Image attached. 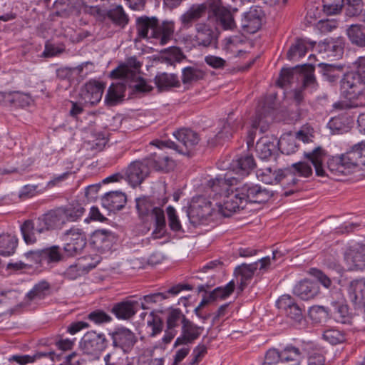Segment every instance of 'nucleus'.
Masks as SVG:
<instances>
[{
	"label": "nucleus",
	"instance_id": "f257e3e1",
	"mask_svg": "<svg viewBox=\"0 0 365 365\" xmlns=\"http://www.w3.org/2000/svg\"><path fill=\"white\" fill-rule=\"evenodd\" d=\"M136 30L140 38H153L164 46L173 38L175 27L173 21L165 20L160 23L155 16H143L136 19Z\"/></svg>",
	"mask_w": 365,
	"mask_h": 365
},
{
	"label": "nucleus",
	"instance_id": "f03ea898",
	"mask_svg": "<svg viewBox=\"0 0 365 365\" xmlns=\"http://www.w3.org/2000/svg\"><path fill=\"white\" fill-rule=\"evenodd\" d=\"M140 67L141 63L135 56H133L128 58L125 63L120 64L113 69L110 76L113 78H122L129 84L135 93H148L153 87L140 76L138 71Z\"/></svg>",
	"mask_w": 365,
	"mask_h": 365
},
{
	"label": "nucleus",
	"instance_id": "7ed1b4c3",
	"mask_svg": "<svg viewBox=\"0 0 365 365\" xmlns=\"http://www.w3.org/2000/svg\"><path fill=\"white\" fill-rule=\"evenodd\" d=\"M186 212L190 223L194 226L206 224L219 215L217 208H213L212 202L202 195L192 197Z\"/></svg>",
	"mask_w": 365,
	"mask_h": 365
},
{
	"label": "nucleus",
	"instance_id": "20e7f679",
	"mask_svg": "<svg viewBox=\"0 0 365 365\" xmlns=\"http://www.w3.org/2000/svg\"><path fill=\"white\" fill-rule=\"evenodd\" d=\"M341 96L349 101L346 106L356 108L365 106V85H364L352 73L343 76L340 81Z\"/></svg>",
	"mask_w": 365,
	"mask_h": 365
},
{
	"label": "nucleus",
	"instance_id": "39448f33",
	"mask_svg": "<svg viewBox=\"0 0 365 365\" xmlns=\"http://www.w3.org/2000/svg\"><path fill=\"white\" fill-rule=\"evenodd\" d=\"M222 0H210L207 19L214 22L217 27L225 31H232L236 28L234 14L237 8L223 6Z\"/></svg>",
	"mask_w": 365,
	"mask_h": 365
},
{
	"label": "nucleus",
	"instance_id": "423d86ee",
	"mask_svg": "<svg viewBox=\"0 0 365 365\" xmlns=\"http://www.w3.org/2000/svg\"><path fill=\"white\" fill-rule=\"evenodd\" d=\"M86 209L78 202L71 203L51 210L47 212L54 229L62 228L67 222H74L79 220L84 215Z\"/></svg>",
	"mask_w": 365,
	"mask_h": 365
},
{
	"label": "nucleus",
	"instance_id": "0eeeda50",
	"mask_svg": "<svg viewBox=\"0 0 365 365\" xmlns=\"http://www.w3.org/2000/svg\"><path fill=\"white\" fill-rule=\"evenodd\" d=\"M279 256H282L281 253L278 251H273L272 257L269 256L262 257L257 262L252 264H242L237 266L235 269V274L240 282L239 289L240 291H243L244 289L247 286L252 279L255 272L258 268L259 264V270L267 271L272 266V261H275Z\"/></svg>",
	"mask_w": 365,
	"mask_h": 365
},
{
	"label": "nucleus",
	"instance_id": "6e6552de",
	"mask_svg": "<svg viewBox=\"0 0 365 365\" xmlns=\"http://www.w3.org/2000/svg\"><path fill=\"white\" fill-rule=\"evenodd\" d=\"M135 207L138 216L142 220L148 221L150 219L155 221V232L161 233L164 231L166 222L164 211L161 207L155 206L153 202L147 197L137 198Z\"/></svg>",
	"mask_w": 365,
	"mask_h": 365
},
{
	"label": "nucleus",
	"instance_id": "1a4fd4ad",
	"mask_svg": "<svg viewBox=\"0 0 365 365\" xmlns=\"http://www.w3.org/2000/svg\"><path fill=\"white\" fill-rule=\"evenodd\" d=\"M63 242V250L67 256L73 257L81 252L87 243L86 232L77 226L65 230L61 236Z\"/></svg>",
	"mask_w": 365,
	"mask_h": 365
},
{
	"label": "nucleus",
	"instance_id": "9d476101",
	"mask_svg": "<svg viewBox=\"0 0 365 365\" xmlns=\"http://www.w3.org/2000/svg\"><path fill=\"white\" fill-rule=\"evenodd\" d=\"M54 230L47 213L41 215L35 220H26L21 225V232L24 242L27 245L34 244L37 241V234Z\"/></svg>",
	"mask_w": 365,
	"mask_h": 365
},
{
	"label": "nucleus",
	"instance_id": "9b49d317",
	"mask_svg": "<svg viewBox=\"0 0 365 365\" xmlns=\"http://www.w3.org/2000/svg\"><path fill=\"white\" fill-rule=\"evenodd\" d=\"M114 349H120L123 354H129L138 342L135 334L125 327H117L108 333Z\"/></svg>",
	"mask_w": 365,
	"mask_h": 365
},
{
	"label": "nucleus",
	"instance_id": "f8f14e48",
	"mask_svg": "<svg viewBox=\"0 0 365 365\" xmlns=\"http://www.w3.org/2000/svg\"><path fill=\"white\" fill-rule=\"evenodd\" d=\"M173 135L178 140V141L182 144L185 148L183 149L179 145H176L174 142L168 141L166 145L168 148H173L180 153H187L191 150L195 145H197L200 140L198 134L187 128L180 129L173 133Z\"/></svg>",
	"mask_w": 365,
	"mask_h": 365
},
{
	"label": "nucleus",
	"instance_id": "ddd939ff",
	"mask_svg": "<svg viewBox=\"0 0 365 365\" xmlns=\"http://www.w3.org/2000/svg\"><path fill=\"white\" fill-rule=\"evenodd\" d=\"M242 198L245 200L246 205L251 203H262L267 202L272 194L269 190L263 188L259 185L252 183H245L242 186L237 187Z\"/></svg>",
	"mask_w": 365,
	"mask_h": 365
},
{
	"label": "nucleus",
	"instance_id": "4468645a",
	"mask_svg": "<svg viewBox=\"0 0 365 365\" xmlns=\"http://www.w3.org/2000/svg\"><path fill=\"white\" fill-rule=\"evenodd\" d=\"M104 88L103 83L91 79L81 87L80 99L85 104L95 105L101 100Z\"/></svg>",
	"mask_w": 365,
	"mask_h": 365
},
{
	"label": "nucleus",
	"instance_id": "2eb2a0df",
	"mask_svg": "<svg viewBox=\"0 0 365 365\" xmlns=\"http://www.w3.org/2000/svg\"><path fill=\"white\" fill-rule=\"evenodd\" d=\"M210 10V0L202 4H195L180 16V21L183 29H189L193 24L204 18Z\"/></svg>",
	"mask_w": 365,
	"mask_h": 365
},
{
	"label": "nucleus",
	"instance_id": "dca6fc26",
	"mask_svg": "<svg viewBox=\"0 0 365 365\" xmlns=\"http://www.w3.org/2000/svg\"><path fill=\"white\" fill-rule=\"evenodd\" d=\"M216 205L219 215L225 217H229L232 213L242 210L246 206L245 201L240 195L237 187L225 197L222 205Z\"/></svg>",
	"mask_w": 365,
	"mask_h": 365
},
{
	"label": "nucleus",
	"instance_id": "f3484780",
	"mask_svg": "<svg viewBox=\"0 0 365 365\" xmlns=\"http://www.w3.org/2000/svg\"><path fill=\"white\" fill-rule=\"evenodd\" d=\"M155 145L158 149L157 151L151 153L148 158L143 160L144 163H148V168H153L155 170H162L168 172L173 165V160L166 155V153L160 148V144L165 143L157 141L152 143Z\"/></svg>",
	"mask_w": 365,
	"mask_h": 365
},
{
	"label": "nucleus",
	"instance_id": "a211bd4d",
	"mask_svg": "<svg viewBox=\"0 0 365 365\" xmlns=\"http://www.w3.org/2000/svg\"><path fill=\"white\" fill-rule=\"evenodd\" d=\"M108 341L103 334L87 333L81 341L83 352L88 355L98 354L107 346Z\"/></svg>",
	"mask_w": 365,
	"mask_h": 365
},
{
	"label": "nucleus",
	"instance_id": "6ab92c4d",
	"mask_svg": "<svg viewBox=\"0 0 365 365\" xmlns=\"http://www.w3.org/2000/svg\"><path fill=\"white\" fill-rule=\"evenodd\" d=\"M148 309V307L143 302L137 300H125L113 305L111 312L119 319H129L140 309Z\"/></svg>",
	"mask_w": 365,
	"mask_h": 365
},
{
	"label": "nucleus",
	"instance_id": "aec40b11",
	"mask_svg": "<svg viewBox=\"0 0 365 365\" xmlns=\"http://www.w3.org/2000/svg\"><path fill=\"white\" fill-rule=\"evenodd\" d=\"M264 17L262 9L257 6H252L242 15L241 27L242 30L248 34H255L262 26V21Z\"/></svg>",
	"mask_w": 365,
	"mask_h": 365
},
{
	"label": "nucleus",
	"instance_id": "412c9836",
	"mask_svg": "<svg viewBox=\"0 0 365 365\" xmlns=\"http://www.w3.org/2000/svg\"><path fill=\"white\" fill-rule=\"evenodd\" d=\"M344 258L347 270L365 269V245L350 247L345 252Z\"/></svg>",
	"mask_w": 365,
	"mask_h": 365
},
{
	"label": "nucleus",
	"instance_id": "4be33fe9",
	"mask_svg": "<svg viewBox=\"0 0 365 365\" xmlns=\"http://www.w3.org/2000/svg\"><path fill=\"white\" fill-rule=\"evenodd\" d=\"M149 173L150 168L148 163H144L143 160H135L128 165L125 175L128 182L133 187H135L140 185Z\"/></svg>",
	"mask_w": 365,
	"mask_h": 365
},
{
	"label": "nucleus",
	"instance_id": "5701e85b",
	"mask_svg": "<svg viewBox=\"0 0 365 365\" xmlns=\"http://www.w3.org/2000/svg\"><path fill=\"white\" fill-rule=\"evenodd\" d=\"M203 330V327L197 326L187 319L181 327V334L176 339L174 346L192 344L200 337Z\"/></svg>",
	"mask_w": 365,
	"mask_h": 365
},
{
	"label": "nucleus",
	"instance_id": "b1692460",
	"mask_svg": "<svg viewBox=\"0 0 365 365\" xmlns=\"http://www.w3.org/2000/svg\"><path fill=\"white\" fill-rule=\"evenodd\" d=\"M115 241L114 233L107 230H96L91 237V244L93 248L101 253L109 251Z\"/></svg>",
	"mask_w": 365,
	"mask_h": 365
},
{
	"label": "nucleus",
	"instance_id": "393cba45",
	"mask_svg": "<svg viewBox=\"0 0 365 365\" xmlns=\"http://www.w3.org/2000/svg\"><path fill=\"white\" fill-rule=\"evenodd\" d=\"M277 307L285 312V314L294 322L300 323L304 316L302 310L294 299L288 294L281 296L277 301Z\"/></svg>",
	"mask_w": 365,
	"mask_h": 365
},
{
	"label": "nucleus",
	"instance_id": "a878e982",
	"mask_svg": "<svg viewBox=\"0 0 365 365\" xmlns=\"http://www.w3.org/2000/svg\"><path fill=\"white\" fill-rule=\"evenodd\" d=\"M195 41L199 46L208 47L215 41V34L212 28L205 22L197 23L195 26Z\"/></svg>",
	"mask_w": 365,
	"mask_h": 365
},
{
	"label": "nucleus",
	"instance_id": "bb28decb",
	"mask_svg": "<svg viewBox=\"0 0 365 365\" xmlns=\"http://www.w3.org/2000/svg\"><path fill=\"white\" fill-rule=\"evenodd\" d=\"M319 292V287L317 282L309 279L299 282L293 289V293L302 300L314 299Z\"/></svg>",
	"mask_w": 365,
	"mask_h": 365
},
{
	"label": "nucleus",
	"instance_id": "cd10ccee",
	"mask_svg": "<svg viewBox=\"0 0 365 365\" xmlns=\"http://www.w3.org/2000/svg\"><path fill=\"white\" fill-rule=\"evenodd\" d=\"M235 177L231 176L227 173L224 177L217 176L215 178L210 179L207 183V191L213 192L214 196L221 194L222 192L228 190V187L233 185L237 182Z\"/></svg>",
	"mask_w": 365,
	"mask_h": 365
},
{
	"label": "nucleus",
	"instance_id": "c85d7f7f",
	"mask_svg": "<svg viewBox=\"0 0 365 365\" xmlns=\"http://www.w3.org/2000/svg\"><path fill=\"white\" fill-rule=\"evenodd\" d=\"M350 301L356 307H361L365 303V279L351 281L348 288Z\"/></svg>",
	"mask_w": 365,
	"mask_h": 365
},
{
	"label": "nucleus",
	"instance_id": "c756f323",
	"mask_svg": "<svg viewBox=\"0 0 365 365\" xmlns=\"http://www.w3.org/2000/svg\"><path fill=\"white\" fill-rule=\"evenodd\" d=\"M125 203L126 196L120 191L108 192L101 199L102 205L110 211L121 210Z\"/></svg>",
	"mask_w": 365,
	"mask_h": 365
},
{
	"label": "nucleus",
	"instance_id": "7c9ffc66",
	"mask_svg": "<svg viewBox=\"0 0 365 365\" xmlns=\"http://www.w3.org/2000/svg\"><path fill=\"white\" fill-rule=\"evenodd\" d=\"M327 168L331 173L336 176L346 175L352 169L345 155L329 158L327 161Z\"/></svg>",
	"mask_w": 365,
	"mask_h": 365
},
{
	"label": "nucleus",
	"instance_id": "2f4dec72",
	"mask_svg": "<svg viewBox=\"0 0 365 365\" xmlns=\"http://www.w3.org/2000/svg\"><path fill=\"white\" fill-rule=\"evenodd\" d=\"M255 166L254 158L252 155H245L233 160L230 168L236 174L245 176L247 175Z\"/></svg>",
	"mask_w": 365,
	"mask_h": 365
},
{
	"label": "nucleus",
	"instance_id": "473e14b6",
	"mask_svg": "<svg viewBox=\"0 0 365 365\" xmlns=\"http://www.w3.org/2000/svg\"><path fill=\"white\" fill-rule=\"evenodd\" d=\"M256 175L259 180L266 184H277L286 177L284 170L282 169L273 170L271 168L258 169Z\"/></svg>",
	"mask_w": 365,
	"mask_h": 365
},
{
	"label": "nucleus",
	"instance_id": "72a5a7b5",
	"mask_svg": "<svg viewBox=\"0 0 365 365\" xmlns=\"http://www.w3.org/2000/svg\"><path fill=\"white\" fill-rule=\"evenodd\" d=\"M192 287L189 284H177L172 287H170L166 292H157L154 294H150L148 295H145L141 299L145 303H156L160 302L165 299L168 297V294H171L173 296H175L179 294L182 290H191Z\"/></svg>",
	"mask_w": 365,
	"mask_h": 365
},
{
	"label": "nucleus",
	"instance_id": "f704fd0d",
	"mask_svg": "<svg viewBox=\"0 0 365 365\" xmlns=\"http://www.w3.org/2000/svg\"><path fill=\"white\" fill-rule=\"evenodd\" d=\"M330 308V318H332L336 323L350 324L352 317L349 312L348 306L337 302H332Z\"/></svg>",
	"mask_w": 365,
	"mask_h": 365
},
{
	"label": "nucleus",
	"instance_id": "c9c22d12",
	"mask_svg": "<svg viewBox=\"0 0 365 365\" xmlns=\"http://www.w3.org/2000/svg\"><path fill=\"white\" fill-rule=\"evenodd\" d=\"M304 155L314 165L316 175L320 177L325 176L326 172L323 167V162L326 158L324 150L317 147L311 152H304Z\"/></svg>",
	"mask_w": 365,
	"mask_h": 365
},
{
	"label": "nucleus",
	"instance_id": "e433bc0d",
	"mask_svg": "<svg viewBox=\"0 0 365 365\" xmlns=\"http://www.w3.org/2000/svg\"><path fill=\"white\" fill-rule=\"evenodd\" d=\"M125 85L124 83H113L108 88L105 97L108 106H113L120 102L124 96Z\"/></svg>",
	"mask_w": 365,
	"mask_h": 365
},
{
	"label": "nucleus",
	"instance_id": "4c0bfd02",
	"mask_svg": "<svg viewBox=\"0 0 365 365\" xmlns=\"http://www.w3.org/2000/svg\"><path fill=\"white\" fill-rule=\"evenodd\" d=\"M277 148V138L264 136L261 138L256 144V152L263 160L270 157Z\"/></svg>",
	"mask_w": 365,
	"mask_h": 365
},
{
	"label": "nucleus",
	"instance_id": "58836bf2",
	"mask_svg": "<svg viewBox=\"0 0 365 365\" xmlns=\"http://www.w3.org/2000/svg\"><path fill=\"white\" fill-rule=\"evenodd\" d=\"M50 294V285L46 281H41L36 284L26 294L25 300L27 304L33 301H38L44 299Z\"/></svg>",
	"mask_w": 365,
	"mask_h": 365
},
{
	"label": "nucleus",
	"instance_id": "ea45409f",
	"mask_svg": "<svg viewBox=\"0 0 365 365\" xmlns=\"http://www.w3.org/2000/svg\"><path fill=\"white\" fill-rule=\"evenodd\" d=\"M155 83L160 91L179 87L180 85L177 75L168 73L158 74L155 78Z\"/></svg>",
	"mask_w": 365,
	"mask_h": 365
},
{
	"label": "nucleus",
	"instance_id": "a19ab883",
	"mask_svg": "<svg viewBox=\"0 0 365 365\" xmlns=\"http://www.w3.org/2000/svg\"><path fill=\"white\" fill-rule=\"evenodd\" d=\"M94 267V265L86 264L83 263V260L78 259L76 263L70 265L64 271L63 275L66 279L69 280H74L87 273Z\"/></svg>",
	"mask_w": 365,
	"mask_h": 365
},
{
	"label": "nucleus",
	"instance_id": "79ce46f5",
	"mask_svg": "<svg viewBox=\"0 0 365 365\" xmlns=\"http://www.w3.org/2000/svg\"><path fill=\"white\" fill-rule=\"evenodd\" d=\"M321 73L323 80L330 84H334L338 82L341 78L343 68L342 66H336L331 64L320 63Z\"/></svg>",
	"mask_w": 365,
	"mask_h": 365
},
{
	"label": "nucleus",
	"instance_id": "37998d69",
	"mask_svg": "<svg viewBox=\"0 0 365 365\" xmlns=\"http://www.w3.org/2000/svg\"><path fill=\"white\" fill-rule=\"evenodd\" d=\"M280 351L282 363L292 362L291 365H301L303 355L299 349L294 346H287Z\"/></svg>",
	"mask_w": 365,
	"mask_h": 365
},
{
	"label": "nucleus",
	"instance_id": "c03bdc74",
	"mask_svg": "<svg viewBox=\"0 0 365 365\" xmlns=\"http://www.w3.org/2000/svg\"><path fill=\"white\" fill-rule=\"evenodd\" d=\"M43 357H48L52 361H55V359H58L59 356L56 355L53 351H37L34 355H14L12 356L11 359L21 365H25L29 363H32L35 360Z\"/></svg>",
	"mask_w": 365,
	"mask_h": 365
},
{
	"label": "nucleus",
	"instance_id": "a18cd8bd",
	"mask_svg": "<svg viewBox=\"0 0 365 365\" xmlns=\"http://www.w3.org/2000/svg\"><path fill=\"white\" fill-rule=\"evenodd\" d=\"M18 245V240L15 236L10 235H0V255L8 257L15 252Z\"/></svg>",
	"mask_w": 365,
	"mask_h": 365
},
{
	"label": "nucleus",
	"instance_id": "49530a36",
	"mask_svg": "<svg viewBox=\"0 0 365 365\" xmlns=\"http://www.w3.org/2000/svg\"><path fill=\"white\" fill-rule=\"evenodd\" d=\"M345 155L351 168L365 165V159H364L363 155V148L362 145H361V143L354 145L351 150L349 151Z\"/></svg>",
	"mask_w": 365,
	"mask_h": 365
},
{
	"label": "nucleus",
	"instance_id": "de8ad7c7",
	"mask_svg": "<svg viewBox=\"0 0 365 365\" xmlns=\"http://www.w3.org/2000/svg\"><path fill=\"white\" fill-rule=\"evenodd\" d=\"M205 76V72L194 66H187L182 69V81L184 84L192 83L202 80Z\"/></svg>",
	"mask_w": 365,
	"mask_h": 365
},
{
	"label": "nucleus",
	"instance_id": "09e8293b",
	"mask_svg": "<svg viewBox=\"0 0 365 365\" xmlns=\"http://www.w3.org/2000/svg\"><path fill=\"white\" fill-rule=\"evenodd\" d=\"M349 41L359 47H365V32L357 25H351L346 31Z\"/></svg>",
	"mask_w": 365,
	"mask_h": 365
},
{
	"label": "nucleus",
	"instance_id": "8fccbe9b",
	"mask_svg": "<svg viewBox=\"0 0 365 365\" xmlns=\"http://www.w3.org/2000/svg\"><path fill=\"white\" fill-rule=\"evenodd\" d=\"M147 327L150 330L148 331V335L150 337H154L161 333L163 328V322L160 317L155 314L154 312H151L147 320Z\"/></svg>",
	"mask_w": 365,
	"mask_h": 365
},
{
	"label": "nucleus",
	"instance_id": "3c124183",
	"mask_svg": "<svg viewBox=\"0 0 365 365\" xmlns=\"http://www.w3.org/2000/svg\"><path fill=\"white\" fill-rule=\"evenodd\" d=\"M279 146L282 153L290 155L294 153L297 149L296 138L291 135L281 137L279 140H277V146Z\"/></svg>",
	"mask_w": 365,
	"mask_h": 365
},
{
	"label": "nucleus",
	"instance_id": "603ef678",
	"mask_svg": "<svg viewBox=\"0 0 365 365\" xmlns=\"http://www.w3.org/2000/svg\"><path fill=\"white\" fill-rule=\"evenodd\" d=\"M187 319V318L180 309H173L168 314L166 320L167 328L175 329L180 323L182 325Z\"/></svg>",
	"mask_w": 365,
	"mask_h": 365
},
{
	"label": "nucleus",
	"instance_id": "864d4df0",
	"mask_svg": "<svg viewBox=\"0 0 365 365\" xmlns=\"http://www.w3.org/2000/svg\"><path fill=\"white\" fill-rule=\"evenodd\" d=\"M308 314L312 320L320 323L330 317V309L324 306L315 305L309 308Z\"/></svg>",
	"mask_w": 365,
	"mask_h": 365
},
{
	"label": "nucleus",
	"instance_id": "5fc2aeb1",
	"mask_svg": "<svg viewBox=\"0 0 365 365\" xmlns=\"http://www.w3.org/2000/svg\"><path fill=\"white\" fill-rule=\"evenodd\" d=\"M307 51V41L304 39H297L296 43L289 48L287 58L289 60H293L297 57L302 58L305 56Z\"/></svg>",
	"mask_w": 365,
	"mask_h": 365
},
{
	"label": "nucleus",
	"instance_id": "6e6d98bb",
	"mask_svg": "<svg viewBox=\"0 0 365 365\" xmlns=\"http://www.w3.org/2000/svg\"><path fill=\"white\" fill-rule=\"evenodd\" d=\"M235 286V282L230 281L225 286L215 288L209 294V297L211 300H216L217 299H225L233 292Z\"/></svg>",
	"mask_w": 365,
	"mask_h": 365
},
{
	"label": "nucleus",
	"instance_id": "4d7b16f0",
	"mask_svg": "<svg viewBox=\"0 0 365 365\" xmlns=\"http://www.w3.org/2000/svg\"><path fill=\"white\" fill-rule=\"evenodd\" d=\"M107 16L114 24L120 26H125L128 22V16L121 6H117L115 9L108 11Z\"/></svg>",
	"mask_w": 365,
	"mask_h": 365
},
{
	"label": "nucleus",
	"instance_id": "13d9d810",
	"mask_svg": "<svg viewBox=\"0 0 365 365\" xmlns=\"http://www.w3.org/2000/svg\"><path fill=\"white\" fill-rule=\"evenodd\" d=\"M322 338L332 345L342 343L345 341L344 333L336 329H327L324 331Z\"/></svg>",
	"mask_w": 365,
	"mask_h": 365
},
{
	"label": "nucleus",
	"instance_id": "bf43d9fd",
	"mask_svg": "<svg viewBox=\"0 0 365 365\" xmlns=\"http://www.w3.org/2000/svg\"><path fill=\"white\" fill-rule=\"evenodd\" d=\"M302 71V68H299V66H296L292 68H282L281 70L279 78L277 81V84L283 88L287 85L292 83L294 79V75L299 72V71Z\"/></svg>",
	"mask_w": 365,
	"mask_h": 365
},
{
	"label": "nucleus",
	"instance_id": "052dcab7",
	"mask_svg": "<svg viewBox=\"0 0 365 365\" xmlns=\"http://www.w3.org/2000/svg\"><path fill=\"white\" fill-rule=\"evenodd\" d=\"M322 47L327 57L339 58L343 54V48L334 41L324 42Z\"/></svg>",
	"mask_w": 365,
	"mask_h": 365
},
{
	"label": "nucleus",
	"instance_id": "680f3d73",
	"mask_svg": "<svg viewBox=\"0 0 365 365\" xmlns=\"http://www.w3.org/2000/svg\"><path fill=\"white\" fill-rule=\"evenodd\" d=\"M44 262L49 264L59 262L62 259V255L58 246H52L49 248L43 249Z\"/></svg>",
	"mask_w": 365,
	"mask_h": 365
},
{
	"label": "nucleus",
	"instance_id": "e2e57ef3",
	"mask_svg": "<svg viewBox=\"0 0 365 365\" xmlns=\"http://www.w3.org/2000/svg\"><path fill=\"white\" fill-rule=\"evenodd\" d=\"M167 215L168 218V225L171 230L174 232H179L182 230L181 222L179 220V217L176 213L175 209L169 205L167 209Z\"/></svg>",
	"mask_w": 365,
	"mask_h": 365
},
{
	"label": "nucleus",
	"instance_id": "0e129e2a",
	"mask_svg": "<svg viewBox=\"0 0 365 365\" xmlns=\"http://www.w3.org/2000/svg\"><path fill=\"white\" fill-rule=\"evenodd\" d=\"M345 0H322L324 11L329 15L336 14L341 9Z\"/></svg>",
	"mask_w": 365,
	"mask_h": 365
},
{
	"label": "nucleus",
	"instance_id": "69168bd1",
	"mask_svg": "<svg viewBox=\"0 0 365 365\" xmlns=\"http://www.w3.org/2000/svg\"><path fill=\"white\" fill-rule=\"evenodd\" d=\"M88 319L96 324L108 323L112 320V317L101 309H96L88 315Z\"/></svg>",
	"mask_w": 365,
	"mask_h": 365
},
{
	"label": "nucleus",
	"instance_id": "338daca9",
	"mask_svg": "<svg viewBox=\"0 0 365 365\" xmlns=\"http://www.w3.org/2000/svg\"><path fill=\"white\" fill-rule=\"evenodd\" d=\"M9 95L11 96V101L12 103L21 107L27 106L32 101L31 96L28 93L14 91Z\"/></svg>",
	"mask_w": 365,
	"mask_h": 365
},
{
	"label": "nucleus",
	"instance_id": "774afa93",
	"mask_svg": "<svg viewBox=\"0 0 365 365\" xmlns=\"http://www.w3.org/2000/svg\"><path fill=\"white\" fill-rule=\"evenodd\" d=\"M356 70L351 73L365 85V57H359L354 63Z\"/></svg>",
	"mask_w": 365,
	"mask_h": 365
}]
</instances>
